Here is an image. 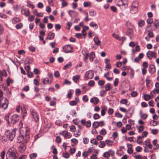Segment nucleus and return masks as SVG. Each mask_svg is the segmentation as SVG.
I'll return each mask as SVG.
<instances>
[{
  "instance_id": "nucleus-1",
  "label": "nucleus",
  "mask_w": 159,
  "mask_h": 159,
  "mask_svg": "<svg viewBox=\"0 0 159 159\" xmlns=\"http://www.w3.org/2000/svg\"><path fill=\"white\" fill-rule=\"evenodd\" d=\"M16 130H13L11 133L9 130H7L5 133V134L2 137V139L5 142L7 141L8 139L10 141L12 140L15 136Z\"/></svg>"
},
{
  "instance_id": "nucleus-42",
  "label": "nucleus",
  "mask_w": 159,
  "mask_h": 159,
  "mask_svg": "<svg viewBox=\"0 0 159 159\" xmlns=\"http://www.w3.org/2000/svg\"><path fill=\"white\" fill-rule=\"evenodd\" d=\"M84 6V7H91V4L90 2H84L83 4Z\"/></svg>"
},
{
  "instance_id": "nucleus-39",
  "label": "nucleus",
  "mask_w": 159,
  "mask_h": 159,
  "mask_svg": "<svg viewBox=\"0 0 159 159\" xmlns=\"http://www.w3.org/2000/svg\"><path fill=\"white\" fill-rule=\"evenodd\" d=\"M6 82H7V86H9L10 85V84L11 83H12L13 82V81L10 78L8 77L6 80Z\"/></svg>"
},
{
  "instance_id": "nucleus-62",
  "label": "nucleus",
  "mask_w": 159,
  "mask_h": 159,
  "mask_svg": "<svg viewBox=\"0 0 159 159\" xmlns=\"http://www.w3.org/2000/svg\"><path fill=\"white\" fill-rule=\"evenodd\" d=\"M94 84V81L92 80H90L88 83V85L92 87L93 86Z\"/></svg>"
},
{
  "instance_id": "nucleus-49",
  "label": "nucleus",
  "mask_w": 159,
  "mask_h": 159,
  "mask_svg": "<svg viewBox=\"0 0 159 159\" xmlns=\"http://www.w3.org/2000/svg\"><path fill=\"white\" fill-rule=\"evenodd\" d=\"M48 1L50 6H54L53 2L55 1V0H48Z\"/></svg>"
},
{
  "instance_id": "nucleus-55",
  "label": "nucleus",
  "mask_w": 159,
  "mask_h": 159,
  "mask_svg": "<svg viewBox=\"0 0 159 159\" xmlns=\"http://www.w3.org/2000/svg\"><path fill=\"white\" fill-rule=\"evenodd\" d=\"M119 83V79L116 78L115 79V81L114 82V85L115 87H116Z\"/></svg>"
},
{
  "instance_id": "nucleus-24",
  "label": "nucleus",
  "mask_w": 159,
  "mask_h": 159,
  "mask_svg": "<svg viewBox=\"0 0 159 159\" xmlns=\"http://www.w3.org/2000/svg\"><path fill=\"white\" fill-rule=\"evenodd\" d=\"M144 99L147 101L149 100L150 99L152 98H153V96L152 95L150 96L148 94H144Z\"/></svg>"
},
{
  "instance_id": "nucleus-5",
  "label": "nucleus",
  "mask_w": 159,
  "mask_h": 159,
  "mask_svg": "<svg viewBox=\"0 0 159 159\" xmlns=\"http://www.w3.org/2000/svg\"><path fill=\"white\" fill-rule=\"evenodd\" d=\"M94 75V72L92 70H89L85 74V77L87 79H92Z\"/></svg>"
},
{
  "instance_id": "nucleus-18",
  "label": "nucleus",
  "mask_w": 159,
  "mask_h": 159,
  "mask_svg": "<svg viewBox=\"0 0 159 159\" xmlns=\"http://www.w3.org/2000/svg\"><path fill=\"white\" fill-rule=\"evenodd\" d=\"M20 109L21 110L22 118H24L25 114L27 113V112L25 108L24 107V106H21L20 107Z\"/></svg>"
},
{
  "instance_id": "nucleus-56",
  "label": "nucleus",
  "mask_w": 159,
  "mask_h": 159,
  "mask_svg": "<svg viewBox=\"0 0 159 159\" xmlns=\"http://www.w3.org/2000/svg\"><path fill=\"white\" fill-rule=\"evenodd\" d=\"M106 91L105 90H101L100 92V95L101 97H103L106 94Z\"/></svg>"
},
{
  "instance_id": "nucleus-36",
  "label": "nucleus",
  "mask_w": 159,
  "mask_h": 159,
  "mask_svg": "<svg viewBox=\"0 0 159 159\" xmlns=\"http://www.w3.org/2000/svg\"><path fill=\"white\" fill-rule=\"evenodd\" d=\"M106 146V143L105 141L104 142L103 141H100V144L99 145V147L100 148H103Z\"/></svg>"
},
{
  "instance_id": "nucleus-25",
  "label": "nucleus",
  "mask_w": 159,
  "mask_h": 159,
  "mask_svg": "<svg viewBox=\"0 0 159 159\" xmlns=\"http://www.w3.org/2000/svg\"><path fill=\"white\" fill-rule=\"evenodd\" d=\"M149 72L151 74H153L155 72V68L153 66H150L148 68Z\"/></svg>"
},
{
  "instance_id": "nucleus-2",
  "label": "nucleus",
  "mask_w": 159,
  "mask_h": 159,
  "mask_svg": "<svg viewBox=\"0 0 159 159\" xmlns=\"http://www.w3.org/2000/svg\"><path fill=\"white\" fill-rule=\"evenodd\" d=\"M16 152L15 150L12 151H9L6 154L7 159H15L16 158Z\"/></svg>"
},
{
  "instance_id": "nucleus-35",
  "label": "nucleus",
  "mask_w": 159,
  "mask_h": 159,
  "mask_svg": "<svg viewBox=\"0 0 159 159\" xmlns=\"http://www.w3.org/2000/svg\"><path fill=\"white\" fill-rule=\"evenodd\" d=\"M23 11H24V14L25 16H28L30 14V11L29 10L26 9H22L21 10V12H22Z\"/></svg>"
},
{
  "instance_id": "nucleus-9",
  "label": "nucleus",
  "mask_w": 159,
  "mask_h": 159,
  "mask_svg": "<svg viewBox=\"0 0 159 159\" xmlns=\"http://www.w3.org/2000/svg\"><path fill=\"white\" fill-rule=\"evenodd\" d=\"M4 102L1 104V108L5 109L7 108L8 104V101L7 98H4Z\"/></svg>"
},
{
  "instance_id": "nucleus-10",
  "label": "nucleus",
  "mask_w": 159,
  "mask_h": 159,
  "mask_svg": "<svg viewBox=\"0 0 159 159\" xmlns=\"http://www.w3.org/2000/svg\"><path fill=\"white\" fill-rule=\"evenodd\" d=\"M60 134L64 136L65 137L67 138H70L71 136V134L70 133L68 132L67 131H63Z\"/></svg>"
},
{
  "instance_id": "nucleus-46",
  "label": "nucleus",
  "mask_w": 159,
  "mask_h": 159,
  "mask_svg": "<svg viewBox=\"0 0 159 159\" xmlns=\"http://www.w3.org/2000/svg\"><path fill=\"white\" fill-rule=\"evenodd\" d=\"M107 152H108V154H109V156L110 155L111 156H113L115 154V152H114V151L111 150H108Z\"/></svg>"
},
{
  "instance_id": "nucleus-38",
  "label": "nucleus",
  "mask_w": 159,
  "mask_h": 159,
  "mask_svg": "<svg viewBox=\"0 0 159 159\" xmlns=\"http://www.w3.org/2000/svg\"><path fill=\"white\" fill-rule=\"evenodd\" d=\"M89 15L93 17L95 16L96 15L97 13L95 11H89Z\"/></svg>"
},
{
  "instance_id": "nucleus-40",
  "label": "nucleus",
  "mask_w": 159,
  "mask_h": 159,
  "mask_svg": "<svg viewBox=\"0 0 159 159\" xmlns=\"http://www.w3.org/2000/svg\"><path fill=\"white\" fill-rule=\"evenodd\" d=\"M37 156V154L36 153H33L30 155V159H35Z\"/></svg>"
},
{
  "instance_id": "nucleus-16",
  "label": "nucleus",
  "mask_w": 159,
  "mask_h": 159,
  "mask_svg": "<svg viewBox=\"0 0 159 159\" xmlns=\"http://www.w3.org/2000/svg\"><path fill=\"white\" fill-rule=\"evenodd\" d=\"M17 142L18 143H20L22 142L23 143V141L24 139V137L21 135H19L17 138Z\"/></svg>"
},
{
  "instance_id": "nucleus-59",
  "label": "nucleus",
  "mask_w": 159,
  "mask_h": 159,
  "mask_svg": "<svg viewBox=\"0 0 159 159\" xmlns=\"http://www.w3.org/2000/svg\"><path fill=\"white\" fill-rule=\"evenodd\" d=\"M105 83V81L103 80H99L98 82V84L99 85H103Z\"/></svg>"
},
{
  "instance_id": "nucleus-20",
  "label": "nucleus",
  "mask_w": 159,
  "mask_h": 159,
  "mask_svg": "<svg viewBox=\"0 0 159 159\" xmlns=\"http://www.w3.org/2000/svg\"><path fill=\"white\" fill-rule=\"evenodd\" d=\"M95 57V54L93 52H91L89 55L90 61L92 62L93 61L94 58Z\"/></svg>"
},
{
  "instance_id": "nucleus-45",
  "label": "nucleus",
  "mask_w": 159,
  "mask_h": 159,
  "mask_svg": "<svg viewBox=\"0 0 159 159\" xmlns=\"http://www.w3.org/2000/svg\"><path fill=\"white\" fill-rule=\"evenodd\" d=\"M150 124L151 126H155L157 125V122L154 120H152L151 121Z\"/></svg>"
},
{
  "instance_id": "nucleus-53",
  "label": "nucleus",
  "mask_w": 159,
  "mask_h": 159,
  "mask_svg": "<svg viewBox=\"0 0 159 159\" xmlns=\"http://www.w3.org/2000/svg\"><path fill=\"white\" fill-rule=\"evenodd\" d=\"M63 157L66 158H67L69 157L70 155L68 153H64L62 154Z\"/></svg>"
},
{
  "instance_id": "nucleus-15",
  "label": "nucleus",
  "mask_w": 159,
  "mask_h": 159,
  "mask_svg": "<svg viewBox=\"0 0 159 159\" xmlns=\"http://www.w3.org/2000/svg\"><path fill=\"white\" fill-rule=\"evenodd\" d=\"M138 2L137 1H135L132 2L130 8H132L133 9L138 8Z\"/></svg>"
},
{
  "instance_id": "nucleus-8",
  "label": "nucleus",
  "mask_w": 159,
  "mask_h": 159,
  "mask_svg": "<svg viewBox=\"0 0 159 159\" xmlns=\"http://www.w3.org/2000/svg\"><path fill=\"white\" fill-rule=\"evenodd\" d=\"M80 122L82 125H85L87 128H89L91 126V122L90 120L86 121L85 120L82 119L81 120Z\"/></svg>"
},
{
  "instance_id": "nucleus-43",
  "label": "nucleus",
  "mask_w": 159,
  "mask_h": 159,
  "mask_svg": "<svg viewBox=\"0 0 159 159\" xmlns=\"http://www.w3.org/2000/svg\"><path fill=\"white\" fill-rule=\"evenodd\" d=\"M99 133L100 134L105 135L107 134V131L105 129H103L100 131Z\"/></svg>"
},
{
  "instance_id": "nucleus-57",
  "label": "nucleus",
  "mask_w": 159,
  "mask_h": 159,
  "mask_svg": "<svg viewBox=\"0 0 159 159\" xmlns=\"http://www.w3.org/2000/svg\"><path fill=\"white\" fill-rule=\"evenodd\" d=\"M61 28V26L59 24H56L55 25V28L56 30H58Z\"/></svg>"
},
{
  "instance_id": "nucleus-32",
  "label": "nucleus",
  "mask_w": 159,
  "mask_h": 159,
  "mask_svg": "<svg viewBox=\"0 0 159 159\" xmlns=\"http://www.w3.org/2000/svg\"><path fill=\"white\" fill-rule=\"evenodd\" d=\"M90 26L92 27H95L96 29H97L98 28V25L94 22H92L90 24Z\"/></svg>"
},
{
  "instance_id": "nucleus-23",
  "label": "nucleus",
  "mask_w": 159,
  "mask_h": 159,
  "mask_svg": "<svg viewBox=\"0 0 159 159\" xmlns=\"http://www.w3.org/2000/svg\"><path fill=\"white\" fill-rule=\"evenodd\" d=\"M107 110V107L106 106H103L102 108V110L101 111V116H104L105 114V111Z\"/></svg>"
},
{
  "instance_id": "nucleus-11",
  "label": "nucleus",
  "mask_w": 159,
  "mask_h": 159,
  "mask_svg": "<svg viewBox=\"0 0 159 159\" xmlns=\"http://www.w3.org/2000/svg\"><path fill=\"white\" fill-rule=\"evenodd\" d=\"M68 13L71 17H74L78 16L77 12L74 11L70 10L68 12Z\"/></svg>"
},
{
  "instance_id": "nucleus-52",
  "label": "nucleus",
  "mask_w": 159,
  "mask_h": 159,
  "mask_svg": "<svg viewBox=\"0 0 159 159\" xmlns=\"http://www.w3.org/2000/svg\"><path fill=\"white\" fill-rule=\"evenodd\" d=\"M56 142L58 143H60L61 142V139L60 136H57L56 137Z\"/></svg>"
},
{
  "instance_id": "nucleus-63",
  "label": "nucleus",
  "mask_w": 159,
  "mask_h": 159,
  "mask_svg": "<svg viewBox=\"0 0 159 159\" xmlns=\"http://www.w3.org/2000/svg\"><path fill=\"white\" fill-rule=\"evenodd\" d=\"M154 26L157 28L159 25V21L157 20H155L154 23Z\"/></svg>"
},
{
  "instance_id": "nucleus-29",
  "label": "nucleus",
  "mask_w": 159,
  "mask_h": 159,
  "mask_svg": "<svg viewBox=\"0 0 159 159\" xmlns=\"http://www.w3.org/2000/svg\"><path fill=\"white\" fill-rule=\"evenodd\" d=\"M128 101L126 99H122L121 100L120 103L121 104L127 105Z\"/></svg>"
},
{
  "instance_id": "nucleus-47",
  "label": "nucleus",
  "mask_w": 159,
  "mask_h": 159,
  "mask_svg": "<svg viewBox=\"0 0 159 159\" xmlns=\"http://www.w3.org/2000/svg\"><path fill=\"white\" fill-rule=\"evenodd\" d=\"M93 126L95 128H97L99 126L98 122H94L93 123Z\"/></svg>"
},
{
  "instance_id": "nucleus-3",
  "label": "nucleus",
  "mask_w": 159,
  "mask_h": 159,
  "mask_svg": "<svg viewBox=\"0 0 159 159\" xmlns=\"http://www.w3.org/2000/svg\"><path fill=\"white\" fill-rule=\"evenodd\" d=\"M128 2L127 0H120L116 4V5L120 7L125 8L128 7Z\"/></svg>"
},
{
  "instance_id": "nucleus-14",
  "label": "nucleus",
  "mask_w": 159,
  "mask_h": 159,
  "mask_svg": "<svg viewBox=\"0 0 159 159\" xmlns=\"http://www.w3.org/2000/svg\"><path fill=\"white\" fill-rule=\"evenodd\" d=\"M134 34V32L132 29H129L126 32V34L129 36L130 39H131Z\"/></svg>"
},
{
  "instance_id": "nucleus-12",
  "label": "nucleus",
  "mask_w": 159,
  "mask_h": 159,
  "mask_svg": "<svg viewBox=\"0 0 159 159\" xmlns=\"http://www.w3.org/2000/svg\"><path fill=\"white\" fill-rule=\"evenodd\" d=\"M90 102H91L93 103L94 105H97L99 102V100L98 98L94 97L90 99Z\"/></svg>"
},
{
  "instance_id": "nucleus-61",
  "label": "nucleus",
  "mask_w": 159,
  "mask_h": 159,
  "mask_svg": "<svg viewBox=\"0 0 159 159\" xmlns=\"http://www.w3.org/2000/svg\"><path fill=\"white\" fill-rule=\"evenodd\" d=\"M77 102L75 101H70L69 103V104L70 106L75 105L77 104Z\"/></svg>"
},
{
  "instance_id": "nucleus-6",
  "label": "nucleus",
  "mask_w": 159,
  "mask_h": 159,
  "mask_svg": "<svg viewBox=\"0 0 159 159\" xmlns=\"http://www.w3.org/2000/svg\"><path fill=\"white\" fill-rule=\"evenodd\" d=\"M19 119L20 117L18 115H14L11 118V123L13 124H15L19 121Z\"/></svg>"
},
{
  "instance_id": "nucleus-27",
  "label": "nucleus",
  "mask_w": 159,
  "mask_h": 159,
  "mask_svg": "<svg viewBox=\"0 0 159 159\" xmlns=\"http://www.w3.org/2000/svg\"><path fill=\"white\" fill-rule=\"evenodd\" d=\"M83 55L84 56L83 59L85 62L87 63V59L89 57V54L86 53L85 54L83 53Z\"/></svg>"
},
{
  "instance_id": "nucleus-60",
  "label": "nucleus",
  "mask_w": 159,
  "mask_h": 159,
  "mask_svg": "<svg viewBox=\"0 0 159 159\" xmlns=\"http://www.w3.org/2000/svg\"><path fill=\"white\" fill-rule=\"evenodd\" d=\"M143 68L146 69L148 66V63L146 61L144 62L143 63Z\"/></svg>"
},
{
  "instance_id": "nucleus-31",
  "label": "nucleus",
  "mask_w": 159,
  "mask_h": 159,
  "mask_svg": "<svg viewBox=\"0 0 159 159\" xmlns=\"http://www.w3.org/2000/svg\"><path fill=\"white\" fill-rule=\"evenodd\" d=\"M157 139L154 140L152 141V143L154 146L156 147V148H154V149H157L159 148V145L157 143Z\"/></svg>"
},
{
  "instance_id": "nucleus-7",
  "label": "nucleus",
  "mask_w": 159,
  "mask_h": 159,
  "mask_svg": "<svg viewBox=\"0 0 159 159\" xmlns=\"http://www.w3.org/2000/svg\"><path fill=\"white\" fill-rule=\"evenodd\" d=\"M72 48V47L71 45H66L63 47L64 52L65 53L71 52Z\"/></svg>"
},
{
  "instance_id": "nucleus-17",
  "label": "nucleus",
  "mask_w": 159,
  "mask_h": 159,
  "mask_svg": "<svg viewBox=\"0 0 159 159\" xmlns=\"http://www.w3.org/2000/svg\"><path fill=\"white\" fill-rule=\"evenodd\" d=\"M93 40L95 44L98 46H99L101 44V42L99 40L97 36H95L94 39Z\"/></svg>"
},
{
  "instance_id": "nucleus-37",
  "label": "nucleus",
  "mask_w": 159,
  "mask_h": 159,
  "mask_svg": "<svg viewBox=\"0 0 159 159\" xmlns=\"http://www.w3.org/2000/svg\"><path fill=\"white\" fill-rule=\"evenodd\" d=\"M111 84L110 83L107 84L105 86V91H106L109 90L111 89Z\"/></svg>"
},
{
  "instance_id": "nucleus-30",
  "label": "nucleus",
  "mask_w": 159,
  "mask_h": 159,
  "mask_svg": "<svg viewBox=\"0 0 159 159\" xmlns=\"http://www.w3.org/2000/svg\"><path fill=\"white\" fill-rule=\"evenodd\" d=\"M29 140V134H26L25 136L24 137L23 143H27Z\"/></svg>"
},
{
  "instance_id": "nucleus-48",
  "label": "nucleus",
  "mask_w": 159,
  "mask_h": 159,
  "mask_svg": "<svg viewBox=\"0 0 159 159\" xmlns=\"http://www.w3.org/2000/svg\"><path fill=\"white\" fill-rule=\"evenodd\" d=\"M23 26V24L21 23H20L16 25V28L18 29L22 28Z\"/></svg>"
},
{
  "instance_id": "nucleus-13",
  "label": "nucleus",
  "mask_w": 159,
  "mask_h": 159,
  "mask_svg": "<svg viewBox=\"0 0 159 159\" xmlns=\"http://www.w3.org/2000/svg\"><path fill=\"white\" fill-rule=\"evenodd\" d=\"M31 114L35 122H37L39 120V118L37 113L34 111H33Z\"/></svg>"
},
{
  "instance_id": "nucleus-21",
  "label": "nucleus",
  "mask_w": 159,
  "mask_h": 159,
  "mask_svg": "<svg viewBox=\"0 0 159 159\" xmlns=\"http://www.w3.org/2000/svg\"><path fill=\"white\" fill-rule=\"evenodd\" d=\"M55 36V34L52 32H50L47 35V39L52 40L54 39Z\"/></svg>"
},
{
  "instance_id": "nucleus-33",
  "label": "nucleus",
  "mask_w": 159,
  "mask_h": 159,
  "mask_svg": "<svg viewBox=\"0 0 159 159\" xmlns=\"http://www.w3.org/2000/svg\"><path fill=\"white\" fill-rule=\"evenodd\" d=\"M105 143L108 146H110L112 145L113 142L110 140H106Z\"/></svg>"
},
{
  "instance_id": "nucleus-19",
  "label": "nucleus",
  "mask_w": 159,
  "mask_h": 159,
  "mask_svg": "<svg viewBox=\"0 0 159 159\" xmlns=\"http://www.w3.org/2000/svg\"><path fill=\"white\" fill-rule=\"evenodd\" d=\"M43 83L44 85H45L46 83H48L49 84H50L51 83V81H50L49 79L46 77L45 78L42 79Z\"/></svg>"
},
{
  "instance_id": "nucleus-44",
  "label": "nucleus",
  "mask_w": 159,
  "mask_h": 159,
  "mask_svg": "<svg viewBox=\"0 0 159 159\" xmlns=\"http://www.w3.org/2000/svg\"><path fill=\"white\" fill-rule=\"evenodd\" d=\"M112 36L113 37H114L116 39H117L119 40H120L121 39L120 38L119 36L117 34H115L114 33L112 34Z\"/></svg>"
},
{
  "instance_id": "nucleus-28",
  "label": "nucleus",
  "mask_w": 159,
  "mask_h": 159,
  "mask_svg": "<svg viewBox=\"0 0 159 159\" xmlns=\"http://www.w3.org/2000/svg\"><path fill=\"white\" fill-rule=\"evenodd\" d=\"M71 66V63L70 62H69L64 66L63 69L64 70H66L67 68H69Z\"/></svg>"
},
{
  "instance_id": "nucleus-22",
  "label": "nucleus",
  "mask_w": 159,
  "mask_h": 159,
  "mask_svg": "<svg viewBox=\"0 0 159 159\" xmlns=\"http://www.w3.org/2000/svg\"><path fill=\"white\" fill-rule=\"evenodd\" d=\"M80 78V76L79 75H76L73 77L72 79L76 83L79 81V79Z\"/></svg>"
},
{
  "instance_id": "nucleus-51",
  "label": "nucleus",
  "mask_w": 159,
  "mask_h": 159,
  "mask_svg": "<svg viewBox=\"0 0 159 159\" xmlns=\"http://www.w3.org/2000/svg\"><path fill=\"white\" fill-rule=\"evenodd\" d=\"M100 117V116L98 114L95 113L93 116V118L95 120L98 119Z\"/></svg>"
},
{
  "instance_id": "nucleus-4",
  "label": "nucleus",
  "mask_w": 159,
  "mask_h": 159,
  "mask_svg": "<svg viewBox=\"0 0 159 159\" xmlns=\"http://www.w3.org/2000/svg\"><path fill=\"white\" fill-rule=\"evenodd\" d=\"M147 57L149 59H151L153 57L156 58V52L151 51H148L147 53Z\"/></svg>"
},
{
  "instance_id": "nucleus-41",
  "label": "nucleus",
  "mask_w": 159,
  "mask_h": 159,
  "mask_svg": "<svg viewBox=\"0 0 159 159\" xmlns=\"http://www.w3.org/2000/svg\"><path fill=\"white\" fill-rule=\"evenodd\" d=\"M130 11L131 13L135 14L138 11V8H130Z\"/></svg>"
},
{
  "instance_id": "nucleus-58",
  "label": "nucleus",
  "mask_w": 159,
  "mask_h": 159,
  "mask_svg": "<svg viewBox=\"0 0 159 159\" xmlns=\"http://www.w3.org/2000/svg\"><path fill=\"white\" fill-rule=\"evenodd\" d=\"M147 22L148 24H152L153 22V20L152 19L150 18H148L147 20Z\"/></svg>"
},
{
  "instance_id": "nucleus-64",
  "label": "nucleus",
  "mask_w": 159,
  "mask_h": 159,
  "mask_svg": "<svg viewBox=\"0 0 159 159\" xmlns=\"http://www.w3.org/2000/svg\"><path fill=\"white\" fill-rule=\"evenodd\" d=\"M91 159H98L97 155L96 154H92L90 157Z\"/></svg>"
},
{
  "instance_id": "nucleus-50",
  "label": "nucleus",
  "mask_w": 159,
  "mask_h": 159,
  "mask_svg": "<svg viewBox=\"0 0 159 159\" xmlns=\"http://www.w3.org/2000/svg\"><path fill=\"white\" fill-rule=\"evenodd\" d=\"M68 147L70 148V154H73L75 152V148H72L69 146Z\"/></svg>"
},
{
  "instance_id": "nucleus-54",
  "label": "nucleus",
  "mask_w": 159,
  "mask_h": 159,
  "mask_svg": "<svg viewBox=\"0 0 159 159\" xmlns=\"http://www.w3.org/2000/svg\"><path fill=\"white\" fill-rule=\"evenodd\" d=\"M90 142L91 143L95 144L96 145H97L98 142L95 139H93L91 140L90 141Z\"/></svg>"
},
{
  "instance_id": "nucleus-34",
  "label": "nucleus",
  "mask_w": 159,
  "mask_h": 159,
  "mask_svg": "<svg viewBox=\"0 0 159 159\" xmlns=\"http://www.w3.org/2000/svg\"><path fill=\"white\" fill-rule=\"evenodd\" d=\"M20 21V20L19 18L18 17H15L12 19V22L13 24H16Z\"/></svg>"
},
{
  "instance_id": "nucleus-26",
  "label": "nucleus",
  "mask_w": 159,
  "mask_h": 159,
  "mask_svg": "<svg viewBox=\"0 0 159 159\" xmlns=\"http://www.w3.org/2000/svg\"><path fill=\"white\" fill-rule=\"evenodd\" d=\"M145 22L144 20H139L138 21V24L139 27H142L144 25Z\"/></svg>"
}]
</instances>
